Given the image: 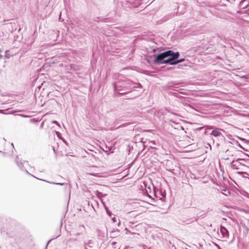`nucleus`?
Segmentation results:
<instances>
[{
	"instance_id": "nucleus-1",
	"label": "nucleus",
	"mask_w": 249,
	"mask_h": 249,
	"mask_svg": "<svg viewBox=\"0 0 249 249\" xmlns=\"http://www.w3.org/2000/svg\"><path fill=\"white\" fill-rule=\"evenodd\" d=\"M134 84L132 82L125 83L124 84V88H125L128 91H122L121 89H119V86L117 84H113V88L114 91L116 92H118L119 94H123L128 92V90L134 88H138L139 86H141L140 84H138V86H135Z\"/></svg>"
},
{
	"instance_id": "nucleus-2",
	"label": "nucleus",
	"mask_w": 249,
	"mask_h": 249,
	"mask_svg": "<svg viewBox=\"0 0 249 249\" xmlns=\"http://www.w3.org/2000/svg\"><path fill=\"white\" fill-rule=\"evenodd\" d=\"M246 161L243 159H237L236 160H233L231 163V167L233 169H242L243 167L246 166L245 162Z\"/></svg>"
},
{
	"instance_id": "nucleus-3",
	"label": "nucleus",
	"mask_w": 249,
	"mask_h": 249,
	"mask_svg": "<svg viewBox=\"0 0 249 249\" xmlns=\"http://www.w3.org/2000/svg\"><path fill=\"white\" fill-rule=\"evenodd\" d=\"M166 52L167 58L164 62H168L169 63L170 61L174 60L178 58L180 55L179 52H174L171 50H169Z\"/></svg>"
},
{
	"instance_id": "nucleus-4",
	"label": "nucleus",
	"mask_w": 249,
	"mask_h": 249,
	"mask_svg": "<svg viewBox=\"0 0 249 249\" xmlns=\"http://www.w3.org/2000/svg\"><path fill=\"white\" fill-rule=\"evenodd\" d=\"M167 56L166 52H164L158 54L156 59L154 60V63L157 64H167L168 62H164L166 61Z\"/></svg>"
},
{
	"instance_id": "nucleus-5",
	"label": "nucleus",
	"mask_w": 249,
	"mask_h": 249,
	"mask_svg": "<svg viewBox=\"0 0 249 249\" xmlns=\"http://www.w3.org/2000/svg\"><path fill=\"white\" fill-rule=\"evenodd\" d=\"M220 232L222 235V237L224 238H228L229 237V231L227 229L222 226L220 227Z\"/></svg>"
},
{
	"instance_id": "nucleus-6",
	"label": "nucleus",
	"mask_w": 249,
	"mask_h": 249,
	"mask_svg": "<svg viewBox=\"0 0 249 249\" xmlns=\"http://www.w3.org/2000/svg\"><path fill=\"white\" fill-rule=\"evenodd\" d=\"M221 131H222V130L219 128H216L212 131V132L211 133V135L215 137H219L220 136H222V134L221 132Z\"/></svg>"
},
{
	"instance_id": "nucleus-7",
	"label": "nucleus",
	"mask_w": 249,
	"mask_h": 249,
	"mask_svg": "<svg viewBox=\"0 0 249 249\" xmlns=\"http://www.w3.org/2000/svg\"><path fill=\"white\" fill-rule=\"evenodd\" d=\"M93 242L89 240L87 242L85 243V249H94Z\"/></svg>"
},
{
	"instance_id": "nucleus-8",
	"label": "nucleus",
	"mask_w": 249,
	"mask_h": 249,
	"mask_svg": "<svg viewBox=\"0 0 249 249\" xmlns=\"http://www.w3.org/2000/svg\"><path fill=\"white\" fill-rule=\"evenodd\" d=\"M41 180V179H40ZM41 180L42 181H46L49 183H51V184H56V185H61V186H67L68 185V184L67 183H56V182H51V181H47V180H45L44 179H41Z\"/></svg>"
},
{
	"instance_id": "nucleus-9",
	"label": "nucleus",
	"mask_w": 249,
	"mask_h": 249,
	"mask_svg": "<svg viewBox=\"0 0 249 249\" xmlns=\"http://www.w3.org/2000/svg\"><path fill=\"white\" fill-rule=\"evenodd\" d=\"M95 195L97 196L99 198L102 197L104 196H107L106 194H103V193L100 192L98 191H96L95 192Z\"/></svg>"
},
{
	"instance_id": "nucleus-10",
	"label": "nucleus",
	"mask_w": 249,
	"mask_h": 249,
	"mask_svg": "<svg viewBox=\"0 0 249 249\" xmlns=\"http://www.w3.org/2000/svg\"><path fill=\"white\" fill-rule=\"evenodd\" d=\"M240 78L243 79L245 81H247V80L249 79V75H244L241 76Z\"/></svg>"
},
{
	"instance_id": "nucleus-11",
	"label": "nucleus",
	"mask_w": 249,
	"mask_h": 249,
	"mask_svg": "<svg viewBox=\"0 0 249 249\" xmlns=\"http://www.w3.org/2000/svg\"><path fill=\"white\" fill-rule=\"evenodd\" d=\"M88 174H89V175H92V176H95V177H100L99 173H89Z\"/></svg>"
},
{
	"instance_id": "nucleus-12",
	"label": "nucleus",
	"mask_w": 249,
	"mask_h": 249,
	"mask_svg": "<svg viewBox=\"0 0 249 249\" xmlns=\"http://www.w3.org/2000/svg\"><path fill=\"white\" fill-rule=\"evenodd\" d=\"M241 211L246 213V214H249V209H243L241 210Z\"/></svg>"
},
{
	"instance_id": "nucleus-13",
	"label": "nucleus",
	"mask_w": 249,
	"mask_h": 249,
	"mask_svg": "<svg viewBox=\"0 0 249 249\" xmlns=\"http://www.w3.org/2000/svg\"><path fill=\"white\" fill-rule=\"evenodd\" d=\"M169 63H170V65H172L178 64V62H177V60H172V61H170L169 62Z\"/></svg>"
},
{
	"instance_id": "nucleus-14",
	"label": "nucleus",
	"mask_w": 249,
	"mask_h": 249,
	"mask_svg": "<svg viewBox=\"0 0 249 249\" xmlns=\"http://www.w3.org/2000/svg\"><path fill=\"white\" fill-rule=\"evenodd\" d=\"M105 209H106V211H107V214H108L109 215H110H110H111V213L109 211L108 208L107 207L105 206Z\"/></svg>"
},
{
	"instance_id": "nucleus-15",
	"label": "nucleus",
	"mask_w": 249,
	"mask_h": 249,
	"mask_svg": "<svg viewBox=\"0 0 249 249\" xmlns=\"http://www.w3.org/2000/svg\"><path fill=\"white\" fill-rule=\"evenodd\" d=\"M177 60L178 63H179L184 61L185 60V59L184 58H181V59H178Z\"/></svg>"
},
{
	"instance_id": "nucleus-16",
	"label": "nucleus",
	"mask_w": 249,
	"mask_h": 249,
	"mask_svg": "<svg viewBox=\"0 0 249 249\" xmlns=\"http://www.w3.org/2000/svg\"><path fill=\"white\" fill-rule=\"evenodd\" d=\"M0 113L4 114H10V113H5L4 112L3 110L0 109Z\"/></svg>"
},
{
	"instance_id": "nucleus-17",
	"label": "nucleus",
	"mask_w": 249,
	"mask_h": 249,
	"mask_svg": "<svg viewBox=\"0 0 249 249\" xmlns=\"http://www.w3.org/2000/svg\"><path fill=\"white\" fill-rule=\"evenodd\" d=\"M76 239H73V238H70L68 240V242H72V241H75Z\"/></svg>"
},
{
	"instance_id": "nucleus-18",
	"label": "nucleus",
	"mask_w": 249,
	"mask_h": 249,
	"mask_svg": "<svg viewBox=\"0 0 249 249\" xmlns=\"http://www.w3.org/2000/svg\"><path fill=\"white\" fill-rule=\"evenodd\" d=\"M52 123H53V124H57V125H59V123H58L57 121H52Z\"/></svg>"
},
{
	"instance_id": "nucleus-19",
	"label": "nucleus",
	"mask_w": 249,
	"mask_h": 249,
	"mask_svg": "<svg viewBox=\"0 0 249 249\" xmlns=\"http://www.w3.org/2000/svg\"><path fill=\"white\" fill-rule=\"evenodd\" d=\"M206 127L207 129H212L213 128V126H209V125L206 126Z\"/></svg>"
},
{
	"instance_id": "nucleus-20",
	"label": "nucleus",
	"mask_w": 249,
	"mask_h": 249,
	"mask_svg": "<svg viewBox=\"0 0 249 249\" xmlns=\"http://www.w3.org/2000/svg\"><path fill=\"white\" fill-rule=\"evenodd\" d=\"M166 169L168 170V171H172V170H174V169H172L171 168H166Z\"/></svg>"
},
{
	"instance_id": "nucleus-21",
	"label": "nucleus",
	"mask_w": 249,
	"mask_h": 249,
	"mask_svg": "<svg viewBox=\"0 0 249 249\" xmlns=\"http://www.w3.org/2000/svg\"><path fill=\"white\" fill-rule=\"evenodd\" d=\"M246 0H242L241 2H240V4H242L245 1H246Z\"/></svg>"
},
{
	"instance_id": "nucleus-22",
	"label": "nucleus",
	"mask_w": 249,
	"mask_h": 249,
	"mask_svg": "<svg viewBox=\"0 0 249 249\" xmlns=\"http://www.w3.org/2000/svg\"><path fill=\"white\" fill-rule=\"evenodd\" d=\"M75 235V236H79V235H80V233H77Z\"/></svg>"
},
{
	"instance_id": "nucleus-23",
	"label": "nucleus",
	"mask_w": 249,
	"mask_h": 249,
	"mask_svg": "<svg viewBox=\"0 0 249 249\" xmlns=\"http://www.w3.org/2000/svg\"><path fill=\"white\" fill-rule=\"evenodd\" d=\"M207 146H209L211 148V146L209 143H207Z\"/></svg>"
},
{
	"instance_id": "nucleus-24",
	"label": "nucleus",
	"mask_w": 249,
	"mask_h": 249,
	"mask_svg": "<svg viewBox=\"0 0 249 249\" xmlns=\"http://www.w3.org/2000/svg\"><path fill=\"white\" fill-rule=\"evenodd\" d=\"M207 146H209L211 148V146L209 143H207Z\"/></svg>"
},
{
	"instance_id": "nucleus-25",
	"label": "nucleus",
	"mask_w": 249,
	"mask_h": 249,
	"mask_svg": "<svg viewBox=\"0 0 249 249\" xmlns=\"http://www.w3.org/2000/svg\"><path fill=\"white\" fill-rule=\"evenodd\" d=\"M216 247H217V248L220 249V247L219 245L216 244Z\"/></svg>"
},
{
	"instance_id": "nucleus-26",
	"label": "nucleus",
	"mask_w": 249,
	"mask_h": 249,
	"mask_svg": "<svg viewBox=\"0 0 249 249\" xmlns=\"http://www.w3.org/2000/svg\"><path fill=\"white\" fill-rule=\"evenodd\" d=\"M112 220H113V221L115 222V218H113Z\"/></svg>"
},
{
	"instance_id": "nucleus-27",
	"label": "nucleus",
	"mask_w": 249,
	"mask_h": 249,
	"mask_svg": "<svg viewBox=\"0 0 249 249\" xmlns=\"http://www.w3.org/2000/svg\"><path fill=\"white\" fill-rule=\"evenodd\" d=\"M247 12L249 13V8L247 9Z\"/></svg>"
},
{
	"instance_id": "nucleus-28",
	"label": "nucleus",
	"mask_w": 249,
	"mask_h": 249,
	"mask_svg": "<svg viewBox=\"0 0 249 249\" xmlns=\"http://www.w3.org/2000/svg\"><path fill=\"white\" fill-rule=\"evenodd\" d=\"M50 242V240L48 241L47 244H48L49 243V242Z\"/></svg>"
},
{
	"instance_id": "nucleus-29",
	"label": "nucleus",
	"mask_w": 249,
	"mask_h": 249,
	"mask_svg": "<svg viewBox=\"0 0 249 249\" xmlns=\"http://www.w3.org/2000/svg\"><path fill=\"white\" fill-rule=\"evenodd\" d=\"M188 248H189V245H187V248H186V249H188Z\"/></svg>"
},
{
	"instance_id": "nucleus-30",
	"label": "nucleus",
	"mask_w": 249,
	"mask_h": 249,
	"mask_svg": "<svg viewBox=\"0 0 249 249\" xmlns=\"http://www.w3.org/2000/svg\"><path fill=\"white\" fill-rule=\"evenodd\" d=\"M188 248H189V245H187V248H186V249H188Z\"/></svg>"
},
{
	"instance_id": "nucleus-31",
	"label": "nucleus",
	"mask_w": 249,
	"mask_h": 249,
	"mask_svg": "<svg viewBox=\"0 0 249 249\" xmlns=\"http://www.w3.org/2000/svg\"><path fill=\"white\" fill-rule=\"evenodd\" d=\"M188 248H189V245H187V248H186V249H188Z\"/></svg>"
},
{
	"instance_id": "nucleus-32",
	"label": "nucleus",
	"mask_w": 249,
	"mask_h": 249,
	"mask_svg": "<svg viewBox=\"0 0 249 249\" xmlns=\"http://www.w3.org/2000/svg\"><path fill=\"white\" fill-rule=\"evenodd\" d=\"M248 197L249 198V195L248 196Z\"/></svg>"
},
{
	"instance_id": "nucleus-33",
	"label": "nucleus",
	"mask_w": 249,
	"mask_h": 249,
	"mask_svg": "<svg viewBox=\"0 0 249 249\" xmlns=\"http://www.w3.org/2000/svg\"><path fill=\"white\" fill-rule=\"evenodd\" d=\"M221 249V248L220 247V249Z\"/></svg>"
},
{
	"instance_id": "nucleus-34",
	"label": "nucleus",
	"mask_w": 249,
	"mask_h": 249,
	"mask_svg": "<svg viewBox=\"0 0 249 249\" xmlns=\"http://www.w3.org/2000/svg\"><path fill=\"white\" fill-rule=\"evenodd\" d=\"M221 249V248L220 247V249Z\"/></svg>"
}]
</instances>
